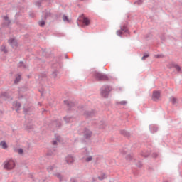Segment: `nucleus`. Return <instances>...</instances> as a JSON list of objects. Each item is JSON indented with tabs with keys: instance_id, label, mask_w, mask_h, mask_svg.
<instances>
[{
	"instance_id": "obj_8",
	"label": "nucleus",
	"mask_w": 182,
	"mask_h": 182,
	"mask_svg": "<svg viewBox=\"0 0 182 182\" xmlns=\"http://www.w3.org/2000/svg\"><path fill=\"white\" fill-rule=\"evenodd\" d=\"M13 108L15 109L16 112H18V110L21 109V103L14 102L13 103Z\"/></svg>"
},
{
	"instance_id": "obj_19",
	"label": "nucleus",
	"mask_w": 182,
	"mask_h": 182,
	"mask_svg": "<svg viewBox=\"0 0 182 182\" xmlns=\"http://www.w3.org/2000/svg\"><path fill=\"white\" fill-rule=\"evenodd\" d=\"M86 161H92L93 160V158L92 156H88L86 158Z\"/></svg>"
},
{
	"instance_id": "obj_30",
	"label": "nucleus",
	"mask_w": 182,
	"mask_h": 182,
	"mask_svg": "<svg viewBox=\"0 0 182 182\" xmlns=\"http://www.w3.org/2000/svg\"><path fill=\"white\" fill-rule=\"evenodd\" d=\"M50 16V13H48L47 16Z\"/></svg>"
},
{
	"instance_id": "obj_21",
	"label": "nucleus",
	"mask_w": 182,
	"mask_h": 182,
	"mask_svg": "<svg viewBox=\"0 0 182 182\" xmlns=\"http://www.w3.org/2000/svg\"><path fill=\"white\" fill-rule=\"evenodd\" d=\"M119 105H127V101H121L119 102Z\"/></svg>"
},
{
	"instance_id": "obj_7",
	"label": "nucleus",
	"mask_w": 182,
	"mask_h": 182,
	"mask_svg": "<svg viewBox=\"0 0 182 182\" xmlns=\"http://www.w3.org/2000/svg\"><path fill=\"white\" fill-rule=\"evenodd\" d=\"M64 120L65 123H73V122H75V119L72 117L67 116L64 117Z\"/></svg>"
},
{
	"instance_id": "obj_9",
	"label": "nucleus",
	"mask_w": 182,
	"mask_h": 182,
	"mask_svg": "<svg viewBox=\"0 0 182 182\" xmlns=\"http://www.w3.org/2000/svg\"><path fill=\"white\" fill-rule=\"evenodd\" d=\"M107 178V175L106 173L102 172L100 176H98V180L101 181Z\"/></svg>"
},
{
	"instance_id": "obj_3",
	"label": "nucleus",
	"mask_w": 182,
	"mask_h": 182,
	"mask_svg": "<svg viewBox=\"0 0 182 182\" xmlns=\"http://www.w3.org/2000/svg\"><path fill=\"white\" fill-rule=\"evenodd\" d=\"M95 77L97 80H107V75L99 73L95 74Z\"/></svg>"
},
{
	"instance_id": "obj_13",
	"label": "nucleus",
	"mask_w": 182,
	"mask_h": 182,
	"mask_svg": "<svg viewBox=\"0 0 182 182\" xmlns=\"http://www.w3.org/2000/svg\"><path fill=\"white\" fill-rule=\"evenodd\" d=\"M20 81H21V75H17L14 80V83L16 85V84L19 83Z\"/></svg>"
},
{
	"instance_id": "obj_17",
	"label": "nucleus",
	"mask_w": 182,
	"mask_h": 182,
	"mask_svg": "<svg viewBox=\"0 0 182 182\" xmlns=\"http://www.w3.org/2000/svg\"><path fill=\"white\" fill-rule=\"evenodd\" d=\"M122 33H123V30L121 29V30H118L117 31V34L118 35V36H122Z\"/></svg>"
},
{
	"instance_id": "obj_4",
	"label": "nucleus",
	"mask_w": 182,
	"mask_h": 182,
	"mask_svg": "<svg viewBox=\"0 0 182 182\" xmlns=\"http://www.w3.org/2000/svg\"><path fill=\"white\" fill-rule=\"evenodd\" d=\"M84 137L85 139H90L92 137V132H90V130L88 129H85L84 130Z\"/></svg>"
},
{
	"instance_id": "obj_1",
	"label": "nucleus",
	"mask_w": 182,
	"mask_h": 182,
	"mask_svg": "<svg viewBox=\"0 0 182 182\" xmlns=\"http://www.w3.org/2000/svg\"><path fill=\"white\" fill-rule=\"evenodd\" d=\"M4 168L6 170H12L15 168V161L12 159L7 160L4 162Z\"/></svg>"
},
{
	"instance_id": "obj_2",
	"label": "nucleus",
	"mask_w": 182,
	"mask_h": 182,
	"mask_svg": "<svg viewBox=\"0 0 182 182\" xmlns=\"http://www.w3.org/2000/svg\"><path fill=\"white\" fill-rule=\"evenodd\" d=\"M110 92H112V87H109V86L102 87L101 89V96H102V97H107Z\"/></svg>"
},
{
	"instance_id": "obj_28",
	"label": "nucleus",
	"mask_w": 182,
	"mask_h": 182,
	"mask_svg": "<svg viewBox=\"0 0 182 182\" xmlns=\"http://www.w3.org/2000/svg\"><path fill=\"white\" fill-rule=\"evenodd\" d=\"M143 3V0H139V1H138V4H142Z\"/></svg>"
},
{
	"instance_id": "obj_25",
	"label": "nucleus",
	"mask_w": 182,
	"mask_h": 182,
	"mask_svg": "<svg viewBox=\"0 0 182 182\" xmlns=\"http://www.w3.org/2000/svg\"><path fill=\"white\" fill-rule=\"evenodd\" d=\"M163 55H155V58H163Z\"/></svg>"
},
{
	"instance_id": "obj_29",
	"label": "nucleus",
	"mask_w": 182,
	"mask_h": 182,
	"mask_svg": "<svg viewBox=\"0 0 182 182\" xmlns=\"http://www.w3.org/2000/svg\"><path fill=\"white\" fill-rule=\"evenodd\" d=\"M75 178L71 179V182H75Z\"/></svg>"
},
{
	"instance_id": "obj_12",
	"label": "nucleus",
	"mask_w": 182,
	"mask_h": 182,
	"mask_svg": "<svg viewBox=\"0 0 182 182\" xmlns=\"http://www.w3.org/2000/svg\"><path fill=\"white\" fill-rule=\"evenodd\" d=\"M0 146L2 147V149H8V145L6 144V142H5V141H2L0 143Z\"/></svg>"
},
{
	"instance_id": "obj_20",
	"label": "nucleus",
	"mask_w": 182,
	"mask_h": 182,
	"mask_svg": "<svg viewBox=\"0 0 182 182\" xmlns=\"http://www.w3.org/2000/svg\"><path fill=\"white\" fill-rule=\"evenodd\" d=\"M124 32H127V27L126 26H124L122 28H121Z\"/></svg>"
},
{
	"instance_id": "obj_10",
	"label": "nucleus",
	"mask_w": 182,
	"mask_h": 182,
	"mask_svg": "<svg viewBox=\"0 0 182 182\" xmlns=\"http://www.w3.org/2000/svg\"><path fill=\"white\" fill-rule=\"evenodd\" d=\"M65 161L68 164H70V163H73L74 161L73 157H72L71 156H67L65 159Z\"/></svg>"
},
{
	"instance_id": "obj_18",
	"label": "nucleus",
	"mask_w": 182,
	"mask_h": 182,
	"mask_svg": "<svg viewBox=\"0 0 182 182\" xmlns=\"http://www.w3.org/2000/svg\"><path fill=\"white\" fill-rule=\"evenodd\" d=\"M63 19L64 22H69V19H68V16H63Z\"/></svg>"
},
{
	"instance_id": "obj_16",
	"label": "nucleus",
	"mask_w": 182,
	"mask_h": 182,
	"mask_svg": "<svg viewBox=\"0 0 182 182\" xmlns=\"http://www.w3.org/2000/svg\"><path fill=\"white\" fill-rule=\"evenodd\" d=\"M16 153H18V154H23V149H18L16 150Z\"/></svg>"
},
{
	"instance_id": "obj_11",
	"label": "nucleus",
	"mask_w": 182,
	"mask_h": 182,
	"mask_svg": "<svg viewBox=\"0 0 182 182\" xmlns=\"http://www.w3.org/2000/svg\"><path fill=\"white\" fill-rule=\"evenodd\" d=\"M83 23H85V25L87 26H89V25H90V20L87 17H84Z\"/></svg>"
},
{
	"instance_id": "obj_5",
	"label": "nucleus",
	"mask_w": 182,
	"mask_h": 182,
	"mask_svg": "<svg viewBox=\"0 0 182 182\" xmlns=\"http://www.w3.org/2000/svg\"><path fill=\"white\" fill-rule=\"evenodd\" d=\"M10 45L12 46V48H16L18 46V42L16 41V40L15 38H11L9 41Z\"/></svg>"
},
{
	"instance_id": "obj_23",
	"label": "nucleus",
	"mask_w": 182,
	"mask_h": 182,
	"mask_svg": "<svg viewBox=\"0 0 182 182\" xmlns=\"http://www.w3.org/2000/svg\"><path fill=\"white\" fill-rule=\"evenodd\" d=\"M146 58H149V54H145V55L142 57V60H144V59H146Z\"/></svg>"
},
{
	"instance_id": "obj_22",
	"label": "nucleus",
	"mask_w": 182,
	"mask_h": 182,
	"mask_svg": "<svg viewBox=\"0 0 182 182\" xmlns=\"http://www.w3.org/2000/svg\"><path fill=\"white\" fill-rule=\"evenodd\" d=\"M1 50H2V52H4V53H6L8 52V50H6V48L5 47H1Z\"/></svg>"
},
{
	"instance_id": "obj_24",
	"label": "nucleus",
	"mask_w": 182,
	"mask_h": 182,
	"mask_svg": "<svg viewBox=\"0 0 182 182\" xmlns=\"http://www.w3.org/2000/svg\"><path fill=\"white\" fill-rule=\"evenodd\" d=\"M175 68H176V70L178 71V72H180V66H178V65H176L175 66Z\"/></svg>"
},
{
	"instance_id": "obj_26",
	"label": "nucleus",
	"mask_w": 182,
	"mask_h": 182,
	"mask_svg": "<svg viewBox=\"0 0 182 182\" xmlns=\"http://www.w3.org/2000/svg\"><path fill=\"white\" fill-rule=\"evenodd\" d=\"M58 143H59V141H53V144L54 146H56V144H58Z\"/></svg>"
},
{
	"instance_id": "obj_15",
	"label": "nucleus",
	"mask_w": 182,
	"mask_h": 182,
	"mask_svg": "<svg viewBox=\"0 0 182 182\" xmlns=\"http://www.w3.org/2000/svg\"><path fill=\"white\" fill-rule=\"evenodd\" d=\"M38 23H39V26H41V27L45 26V21H43V20L40 21L38 22Z\"/></svg>"
},
{
	"instance_id": "obj_6",
	"label": "nucleus",
	"mask_w": 182,
	"mask_h": 182,
	"mask_svg": "<svg viewBox=\"0 0 182 182\" xmlns=\"http://www.w3.org/2000/svg\"><path fill=\"white\" fill-rule=\"evenodd\" d=\"M152 99L154 100H159L160 99V92L154 91L152 95Z\"/></svg>"
},
{
	"instance_id": "obj_27",
	"label": "nucleus",
	"mask_w": 182,
	"mask_h": 182,
	"mask_svg": "<svg viewBox=\"0 0 182 182\" xmlns=\"http://www.w3.org/2000/svg\"><path fill=\"white\" fill-rule=\"evenodd\" d=\"M57 177L60 178V180H62V176L60 173H57Z\"/></svg>"
},
{
	"instance_id": "obj_31",
	"label": "nucleus",
	"mask_w": 182,
	"mask_h": 182,
	"mask_svg": "<svg viewBox=\"0 0 182 182\" xmlns=\"http://www.w3.org/2000/svg\"><path fill=\"white\" fill-rule=\"evenodd\" d=\"M5 20H6V21H8V17H5Z\"/></svg>"
},
{
	"instance_id": "obj_14",
	"label": "nucleus",
	"mask_w": 182,
	"mask_h": 182,
	"mask_svg": "<svg viewBox=\"0 0 182 182\" xmlns=\"http://www.w3.org/2000/svg\"><path fill=\"white\" fill-rule=\"evenodd\" d=\"M171 102L173 105H176V103H177V99H176L174 97H171Z\"/></svg>"
}]
</instances>
